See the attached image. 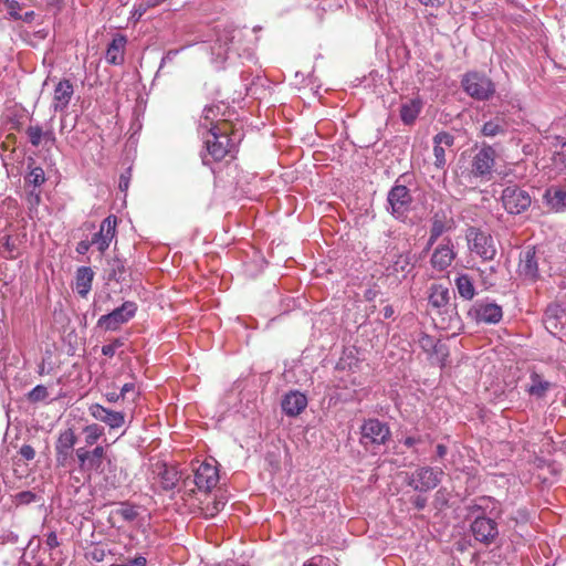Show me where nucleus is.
<instances>
[{
    "instance_id": "43",
    "label": "nucleus",
    "mask_w": 566,
    "mask_h": 566,
    "mask_svg": "<svg viewBox=\"0 0 566 566\" xmlns=\"http://www.w3.org/2000/svg\"><path fill=\"white\" fill-rule=\"evenodd\" d=\"M106 555V549L99 545H92L85 553V557L93 562H103Z\"/></svg>"
},
{
    "instance_id": "5",
    "label": "nucleus",
    "mask_w": 566,
    "mask_h": 566,
    "mask_svg": "<svg viewBox=\"0 0 566 566\" xmlns=\"http://www.w3.org/2000/svg\"><path fill=\"white\" fill-rule=\"evenodd\" d=\"M469 248L484 261H492L496 255L494 240L490 233L476 227H469L465 233Z\"/></svg>"
},
{
    "instance_id": "56",
    "label": "nucleus",
    "mask_w": 566,
    "mask_h": 566,
    "mask_svg": "<svg viewBox=\"0 0 566 566\" xmlns=\"http://www.w3.org/2000/svg\"><path fill=\"white\" fill-rule=\"evenodd\" d=\"M412 504L417 510L421 511L427 505V497L417 495L412 499Z\"/></svg>"
},
{
    "instance_id": "23",
    "label": "nucleus",
    "mask_w": 566,
    "mask_h": 566,
    "mask_svg": "<svg viewBox=\"0 0 566 566\" xmlns=\"http://www.w3.org/2000/svg\"><path fill=\"white\" fill-rule=\"evenodd\" d=\"M544 203L555 212L566 210V189L557 186L548 187L543 195Z\"/></svg>"
},
{
    "instance_id": "1",
    "label": "nucleus",
    "mask_w": 566,
    "mask_h": 566,
    "mask_svg": "<svg viewBox=\"0 0 566 566\" xmlns=\"http://www.w3.org/2000/svg\"><path fill=\"white\" fill-rule=\"evenodd\" d=\"M489 501L490 499L481 497L467 507L469 515L473 518L470 532L476 542L485 546L496 544L500 537L499 524L486 515L488 505L484 503Z\"/></svg>"
},
{
    "instance_id": "46",
    "label": "nucleus",
    "mask_w": 566,
    "mask_h": 566,
    "mask_svg": "<svg viewBox=\"0 0 566 566\" xmlns=\"http://www.w3.org/2000/svg\"><path fill=\"white\" fill-rule=\"evenodd\" d=\"M90 451L91 450H87L86 448H77L76 450H74V453L77 458V461H78V465H80V469L82 471L85 470V465H86V462H87V459H88V454H90Z\"/></svg>"
},
{
    "instance_id": "35",
    "label": "nucleus",
    "mask_w": 566,
    "mask_h": 566,
    "mask_svg": "<svg viewBox=\"0 0 566 566\" xmlns=\"http://www.w3.org/2000/svg\"><path fill=\"white\" fill-rule=\"evenodd\" d=\"M159 478L163 489L170 491L177 486L179 472L176 468L164 465V470L159 473Z\"/></svg>"
},
{
    "instance_id": "58",
    "label": "nucleus",
    "mask_w": 566,
    "mask_h": 566,
    "mask_svg": "<svg viewBox=\"0 0 566 566\" xmlns=\"http://www.w3.org/2000/svg\"><path fill=\"white\" fill-rule=\"evenodd\" d=\"M134 390H135V384L127 382L120 388L119 396H122V399H124L126 394L134 391Z\"/></svg>"
},
{
    "instance_id": "3",
    "label": "nucleus",
    "mask_w": 566,
    "mask_h": 566,
    "mask_svg": "<svg viewBox=\"0 0 566 566\" xmlns=\"http://www.w3.org/2000/svg\"><path fill=\"white\" fill-rule=\"evenodd\" d=\"M391 437V431L386 422L376 418L364 421L360 427V444L365 448L384 446Z\"/></svg>"
},
{
    "instance_id": "6",
    "label": "nucleus",
    "mask_w": 566,
    "mask_h": 566,
    "mask_svg": "<svg viewBox=\"0 0 566 566\" xmlns=\"http://www.w3.org/2000/svg\"><path fill=\"white\" fill-rule=\"evenodd\" d=\"M442 469L432 467H419L407 475L406 484L418 492H429L441 482Z\"/></svg>"
},
{
    "instance_id": "20",
    "label": "nucleus",
    "mask_w": 566,
    "mask_h": 566,
    "mask_svg": "<svg viewBox=\"0 0 566 566\" xmlns=\"http://www.w3.org/2000/svg\"><path fill=\"white\" fill-rule=\"evenodd\" d=\"M306 396L297 390L287 392L281 402L283 412L289 417L298 416L306 408Z\"/></svg>"
},
{
    "instance_id": "39",
    "label": "nucleus",
    "mask_w": 566,
    "mask_h": 566,
    "mask_svg": "<svg viewBox=\"0 0 566 566\" xmlns=\"http://www.w3.org/2000/svg\"><path fill=\"white\" fill-rule=\"evenodd\" d=\"M114 513L126 522H134L138 517L136 506L129 502H120L119 507Z\"/></svg>"
},
{
    "instance_id": "24",
    "label": "nucleus",
    "mask_w": 566,
    "mask_h": 566,
    "mask_svg": "<svg viewBox=\"0 0 566 566\" xmlns=\"http://www.w3.org/2000/svg\"><path fill=\"white\" fill-rule=\"evenodd\" d=\"M127 43V39L123 34H116L112 42L108 44L105 60L107 63L113 65H119L124 62V52Z\"/></svg>"
},
{
    "instance_id": "13",
    "label": "nucleus",
    "mask_w": 566,
    "mask_h": 566,
    "mask_svg": "<svg viewBox=\"0 0 566 566\" xmlns=\"http://www.w3.org/2000/svg\"><path fill=\"white\" fill-rule=\"evenodd\" d=\"M76 441L77 438L72 428H67L59 433L55 442V461L57 467H67L74 453Z\"/></svg>"
},
{
    "instance_id": "21",
    "label": "nucleus",
    "mask_w": 566,
    "mask_h": 566,
    "mask_svg": "<svg viewBox=\"0 0 566 566\" xmlns=\"http://www.w3.org/2000/svg\"><path fill=\"white\" fill-rule=\"evenodd\" d=\"M454 144V136L448 132H440L433 137V155H434V166L438 169H443L447 159H446V147H452Z\"/></svg>"
},
{
    "instance_id": "61",
    "label": "nucleus",
    "mask_w": 566,
    "mask_h": 566,
    "mask_svg": "<svg viewBox=\"0 0 566 566\" xmlns=\"http://www.w3.org/2000/svg\"><path fill=\"white\" fill-rule=\"evenodd\" d=\"M35 18L34 11H27L23 14L21 13V18L19 21H23L25 23H31Z\"/></svg>"
},
{
    "instance_id": "41",
    "label": "nucleus",
    "mask_w": 566,
    "mask_h": 566,
    "mask_svg": "<svg viewBox=\"0 0 566 566\" xmlns=\"http://www.w3.org/2000/svg\"><path fill=\"white\" fill-rule=\"evenodd\" d=\"M49 397L48 388L43 385L35 386L27 395V399L31 403L44 401Z\"/></svg>"
},
{
    "instance_id": "25",
    "label": "nucleus",
    "mask_w": 566,
    "mask_h": 566,
    "mask_svg": "<svg viewBox=\"0 0 566 566\" xmlns=\"http://www.w3.org/2000/svg\"><path fill=\"white\" fill-rule=\"evenodd\" d=\"M454 221L444 211H437L431 218L430 234L432 239H439L443 233L452 230Z\"/></svg>"
},
{
    "instance_id": "60",
    "label": "nucleus",
    "mask_w": 566,
    "mask_h": 566,
    "mask_svg": "<svg viewBox=\"0 0 566 566\" xmlns=\"http://www.w3.org/2000/svg\"><path fill=\"white\" fill-rule=\"evenodd\" d=\"M378 293H379V291L376 290V289H368V290L365 291L364 297H365L366 301L370 302V301H374L376 298Z\"/></svg>"
},
{
    "instance_id": "55",
    "label": "nucleus",
    "mask_w": 566,
    "mask_h": 566,
    "mask_svg": "<svg viewBox=\"0 0 566 566\" xmlns=\"http://www.w3.org/2000/svg\"><path fill=\"white\" fill-rule=\"evenodd\" d=\"M92 247L91 241L82 240L76 244L75 251L78 254H85Z\"/></svg>"
},
{
    "instance_id": "54",
    "label": "nucleus",
    "mask_w": 566,
    "mask_h": 566,
    "mask_svg": "<svg viewBox=\"0 0 566 566\" xmlns=\"http://www.w3.org/2000/svg\"><path fill=\"white\" fill-rule=\"evenodd\" d=\"M45 544L50 549L56 548L60 546V542L57 539V535L55 532H50L46 535Z\"/></svg>"
},
{
    "instance_id": "19",
    "label": "nucleus",
    "mask_w": 566,
    "mask_h": 566,
    "mask_svg": "<svg viewBox=\"0 0 566 566\" xmlns=\"http://www.w3.org/2000/svg\"><path fill=\"white\" fill-rule=\"evenodd\" d=\"M419 346L431 357L436 356L437 360L443 365L448 356L447 345L426 333H421L418 339Z\"/></svg>"
},
{
    "instance_id": "8",
    "label": "nucleus",
    "mask_w": 566,
    "mask_h": 566,
    "mask_svg": "<svg viewBox=\"0 0 566 566\" xmlns=\"http://www.w3.org/2000/svg\"><path fill=\"white\" fill-rule=\"evenodd\" d=\"M137 308L135 302L125 301L119 307L102 315L97 321V327L104 331H117L123 324H126L135 316Z\"/></svg>"
},
{
    "instance_id": "33",
    "label": "nucleus",
    "mask_w": 566,
    "mask_h": 566,
    "mask_svg": "<svg viewBox=\"0 0 566 566\" xmlns=\"http://www.w3.org/2000/svg\"><path fill=\"white\" fill-rule=\"evenodd\" d=\"M413 258L415 256L411 254V252L399 253L396 255V260L388 268V270H391V272L395 274L401 272L408 273L412 268Z\"/></svg>"
},
{
    "instance_id": "10",
    "label": "nucleus",
    "mask_w": 566,
    "mask_h": 566,
    "mask_svg": "<svg viewBox=\"0 0 566 566\" xmlns=\"http://www.w3.org/2000/svg\"><path fill=\"white\" fill-rule=\"evenodd\" d=\"M496 153L490 145L483 144L471 160V174L475 178L490 180L495 166Z\"/></svg>"
},
{
    "instance_id": "37",
    "label": "nucleus",
    "mask_w": 566,
    "mask_h": 566,
    "mask_svg": "<svg viewBox=\"0 0 566 566\" xmlns=\"http://www.w3.org/2000/svg\"><path fill=\"white\" fill-rule=\"evenodd\" d=\"M45 174L42 167H32L30 171L24 176L25 185L39 188L45 182Z\"/></svg>"
},
{
    "instance_id": "53",
    "label": "nucleus",
    "mask_w": 566,
    "mask_h": 566,
    "mask_svg": "<svg viewBox=\"0 0 566 566\" xmlns=\"http://www.w3.org/2000/svg\"><path fill=\"white\" fill-rule=\"evenodd\" d=\"M424 441L422 436H408L403 439V444L407 448H413L416 444L422 443Z\"/></svg>"
},
{
    "instance_id": "16",
    "label": "nucleus",
    "mask_w": 566,
    "mask_h": 566,
    "mask_svg": "<svg viewBox=\"0 0 566 566\" xmlns=\"http://www.w3.org/2000/svg\"><path fill=\"white\" fill-rule=\"evenodd\" d=\"M90 415L97 421L104 422L109 429H118L125 424V413L108 409L99 403L88 407Z\"/></svg>"
},
{
    "instance_id": "49",
    "label": "nucleus",
    "mask_w": 566,
    "mask_h": 566,
    "mask_svg": "<svg viewBox=\"0 0 566 566\" xmlns=\"http://www.w3.org/2000/svg\"><path fill=\"white\" fill-rule=\"evenodd\" d=\"M3 248L9 253V258H15L14 252L17 250L15 241L11 238V235H4L3 238Z\"/></svg>"
},
{
    "instance_id": "50",
    "label": "nucleus",
    "mask_w": 566,
    "mask_h": 566,
    "mask_svg": "<svg viewBox=\"0 0 566 566\" xmlns=\"http://www.w3.org/2000/svg\"><path fill=\"white\" fill-rule=\"evenodd\" d=\"M19 454L27 461H31L35 458V450L30 444H23L20 450Z\"/></svg>"
},
{
    "instance_id": "44",
    "label": "nucleus",
    "mask_w": 566,
    "mask_h": 566,
    "mask_svg": "<svg viewBox=\"0 0 566 566\" xmlns=\"http://www.w3.org/2000/svg\"><path fill=\"white\" fill-rule=\"evenodd\" d=\"M4 6L10 19L19 21L21 18V10L23 4L18 0H6Z\"/></svg>"
},
{
    "instance_id": "12",
    "label": "nucleus",
    "mask_w": 566,
    "mask_h": 566,
    "mask_svg": "<svg viewBox=\"0 0 566 566\" xmlns=\"http://www.w3.org/2000/svg\"><path fill=\"white\" fill-rule=\"evenodd\" d=\"M539 256L535 247H526L520 253L517 266L518 275L528 282L535 283L541 279L538 269Z\"/></svg>"
},
{
    "instance_id": "62",
    "label": "nucleus",
    "mask_w": 566,
    "mask_h": 566,
    "mask_svg": "<svg viewBox=\"0 0 566 566\" xmlns=\"http://www.w3.org/2000/svg\"><path fill=\"white\" fill-rule=\"evenodd\" d=\"M419 1L424 6H430V7H436V8L442 7L446 3V0H419Z\"/></svg>"
},
{
    "instance_id": "18",
    "label": "nucleus",
    "mask_w": 566,
    "mask_h": 566,
    "mask_svg": "<svg viewBox=\"0 0 566 566\" xmlns=\"http://www.w3.org/2000/svg\"><path fill=\"white\" fill-rule=\"evenodd\" d=\"M454 258L455 252L453 251L452 240L450 238H446L443 243L438 245L433 251L430 263L433 269L444 271L451 265Z\"/></svg>"
},
{
    "instance_id": "29",
    "label": "nucleus",
    "mask_w": 566,
    "mask_h": 566,
    "mask_svg": "<svg viewBox=\"0 0 566 566\" xmlns=\"http://www.w3.org/2000/svg\"><path fill=\"white\" fill-rule=\"evenodd\" d=\"M451 300V291L442 284H432L428 297L429 304L434 308H446Z\"/></svg>"
},
{
    "instance_id": "47",
    "label": "nucleus",
    "mask_w": 566,
    "mask_h": 566,
    "mask_svg": "<svg viewBox=\"0 0 566 566\" xmlns=\"http://www.w3.org/2000/svg\"><path fill=\"white\" fill-rule=\"evenodd\" d=\"M27 201L30 206V209L36 208L41 202V191L33 188L27 195Z\"/></svg>"
},
{
    "instance_id": "2",
    "label": "nucleus",
    "mask_w": 566,
    "mask_h": 566,
    "mask_svg": "<svg viewBox=\"0 0 566 566\" xmlns=\"http://www.w3.org/2000/svg\"><path fill=\"white\" fill-rule=\"evenodd\" d=\"M203 138L206 148V153L201 154L203 165L210 164L209 157L212 161H221L228 155L232 156L235 149V144L229 134V126H209L207 135H203Z\"/></svg>"
},
{
    "instance_id": "27",
    "label": "nucleus",
    "mask_w": 566,
    "mask_h": 566,
    "mask_svg": "<svg viewBox=\"0 0 566 566\" xmlns=\"http://www.w3.org/2000/svg\"><path fill=\"white\" fill-rule=\"evenodd\" d=\"M552 387L553 384L551 381L545 380L541 374L533 371L530 375V384L526 391L530 396L541 399L547 395Z\"/></svg>"
},
{
    "instance_id": "45",
    "label": "nucleus",
    "mask_w": 566,
    "mask_h": 566,
    "mask_svg": "<svg viewBox=\"0 0 566 566\" xmlns=\"http://www.w3.org/2000/svg\"><path fill=\"white\" fill-rule=\"evenodd\" d=\"M14 500L18 505H28L36 500V495L31 491H22L15 494Z\"/></svg>"
},
{
    "instance_id": "31",
    "label": "nucleus",
    "mask_w": 566,
    "mask_h": 566,
    "mask_svg": "<svg viewBox=\"0 0 566 566\" xmlns=\"http://www.w3.org/2000/svg\"><path fill=\"white\" fill-rule=\"evenodd\" d=\"M455 286L459 295L464 300H472L475 295V287L472 279L468 274H461L455 279Z\"/></svg>"
},
{
    "instance_id": "64",
    "label": "nucleus",
    "mask_w": 566,
    "mask_h": 566,
    "mask_svg": "<svg viewBox=\"0 0 566 566\" xmlns=\"http://www.w3.org/2000/svg\"><path fill=\"white\" fill-rule=\"evenodd\" d=\"M115 349L111 344L102 346V354L108 357H113L115 355Z\"/></svg>"
},
{
    "instance_id": "14",
    "label": "nucleus",
    "mask_w": 566,
    "mask_h": 566,
    "mask_svg": "<svg viewBox=\"0 0 566 566\" xmlns=\"http://www.w3.org/2000/svg\"><path fill=\"white\" fill-rule=\"evenodd\" d=\"M229 105L224 102L213 103L207 105L202 111V117L199 122L200 128L208 130L209 126L220 125L223 127L229 126Z\"/></svg>"
},
{
    "instance_id": "11",
    "label": "nucleus",
    "mask_w": 566,
    "mask_h": 566,
    "mask_svg": "<svg viewBox=\"0 0 566 566\" xmlns=\"http://www.w3.org/2000/svg\"><path fill=\"white\" fill-rule=\"evenodd\" d=\"M468 315L478 324H497L503 317V311L496 303L481 300L471 306Z\"/></svg>"
},
{
    "instance_id": "52",
    "label": "nucleus",
    "mask_w": 566,
    "mask_h": 566,
    "mask_svg": "<svg viewBox=\"0 0 566 566\" xmlns=\"http://www.w3.org/2000/svg\"><path fill=\"white\" fill-rule=\"evenodd\" d=\"M147 559L144 556H136L133 559H129L127 563L124 564H112L109 566H146Z\"/></svg>"
},
{
    "instance_id": "36",
    "label": "nucleus",
    "mask_w": 566,
    "mask_h": 566,
    "mask_svg": "<svg viewBox=\"0 0 566 566\" xmlns=\"http://www.w3.org/2000/svg\"><path fill=\"white\" fill-rule=\"evenodd\" d=\"M108 264L111 266L109 273H108V279L109 280H114L116 282L124 281L125 280V273H126L125 260H122L118 256H114L108 262Z\"/></svg>"
},
{
    "instance_id": "15",
    "label": "nucleus",
    "mask_w": 566,
    "mask_h": 566,
    "mask_svg": "<svg viewBox=\"0 0 566 566\" xmlns=\"http://www.w3.org/2000/svg\"><path fill=\"white\" fill-rule=\"evenodd\" d=\"M116 227V216L109 214L102 221L99 230L93 234L91 244L96 245L102 254L109 248L111 242L115 239Z\"/></svg>"
},
{
    "instance_id": "30",
    "label": "nucleus",
    "mask_w": 566,
    "mask_h": 566,
    "mask_svg": "<svg viewBox=\"0 0 566 566\" xmlns=\"http://www.w3.org/2000/svg\"><path fill=\"white\" fill-rule=\"evenodd\" d=\"M564 314V310L559 305H548L544 313V324L552 334L559 328L558 319Z\"/></svg>"
},
{
    "instance_id": "28",
    "label": "nucleus",
    "mask_w": 566,
    "mask_h": 566,
    "mask_svg": "<svg viewBox=\"0 0 566 566\" xmlns=\"http://www.w3.org/2000/svg\"><path fill=\"white\" fill-rule=\"evenodd\" d=\"M94 272L90 266H81L75 273V290L82 297H86L92 289Z\"/></svg>"
},
{
    "instance_id": "42",
    "label": "nucleus",
    "mask_w": 566,
    "mask_h": 566,
    "mask_svg": "<svg viewBox=\"0 0 566 566\" xmlns=\"http://www.w3.org/2000/svg\"><path fill=\"white\" fill-rule=\"evenodd\" d=\"M29 142L33 147H39L42 143L43 129L41 126H29L25 130Z\"/></svg>"
},
{
    "instance_id": "48",
    "label": "nucleus",
    "mask_w": 566,
    "mask_h": 566,
    "mask_svg": "<svg viewBox=\"0 0 566 566\" xmlns=\"http://www.w3.org/2000/svg\"><path fill=\"white\" fill-rule=\"evenodd\" d=\"M132 168H127L125 172H123L120 176H119V182H118V188L120 189V191H127L128 187H129V181H130V177H132Z\"/></svg>"
},
{
    "instance_id": "34",
    "label": "nucleus",
    "mask_w": 566,
    "mask_h": 566,
    "mask_svg": "<svg viewBox=\"0 0 566 566\" xmlns=\"http://www.w3.org/2000/svg\"><path fill=\"white\" fill-rule=\"evenodd\" d=\"M105 454V448L102 446H96L93 450L90 451L84 471L99 472Z\"/></svg>"
},
{
    "instance_id": "51",
    "label": "nucleus",
    "mask_w": 566,
    "mask_h": 566,
    "mask_svg": "<svg viewBox=\"0 0 566 566\" xmlns=\"http://www.w3.org/2000/svg\"><path fill=\"white\" fill-rule=\"evenodd\" d=\"M63 0H46V8L53 12L54 15L59 14L63 9Z\"/></svg>"
},
{
    "instance_id": "22",
    "label": "nucleus",
    "mask_w": 566,
    "mask_h": 566,
    "mask_svg": "<svg viewBox=\"0 0 566 566\" xmlns=\"http://www.w3.org/2000/svg\"><path fill=\"white\" fill-rule=\"evenodd\" d=\"M74 94L73 84L69 80L60 81L54 88L52 107L55 112H63L70 104Z\"/></svg>"
},
{
    "instance_id": "40",
    "label": "nucleus",
    "mask_w": 566,
    "mask_h": 566,
    "mask_svg": "<svg viewBox=\"0 0 566 566\" xmlns=\"http://www.w3.org/2000/svg\"><path fill=\"white\" fill-rule=\"evenodd\" d=\"M559 144V150H556L553 155V164L560 171L566 174V142H563L560 137H556Z\"/></svg>"
},
{
    "instance_id": "4",
    "label": "nucleus",
    "mask_w": 566,
    "mask_h": 566,
    "mask_svg": "<svg viewBox=\"0 0 566 566\" xmlns=\"http://www.w3.org/2000/svg\"><path fill=\"white\" fill-rule=\"evenodd\" d=\"M413 199L410 190L405 185H396L387 195V211L397 219L405 220L410 211Z\"/></svg>"
},
{
    "instance_id": "9",
    "label": "nucleus",
    "mask_w": 566,
    "mask_h": 566,
    "mask_svg": "<svg viewBox=\"0 0 566 566\" xmlns=\"http://www.w3.org/2000/svg\"><path fill=\"white\" fill-rule=\"evenodd\" d=\"M501 200L504 209L510 214H521L532 205V198L527 190L510 185L502 191Z\"/></svg>"
},
{
    "instance_id": "32",
    "label": "nucleus",
    "mask_w": 566,
    "mask_h": 566,
    "mask_svg": "<svg viewBox=\"0 0 566 566\" xmlns=\"http://www.w3.org/2000/svg\"><path fill=\"white\" fill-rule=\"evenodd\" d=\"M507 130V125L504 119L496 117L489 122H485L481 128V133L486 137H495L497 135H503Z\"/></svg>"
},
{
    "instance_id": "57",
    "label": "nucleus",
    "mask_w": 566,
    "mask_h": 566,
    "mask_svg": "<svg viewBox=\"0 0 566 566\" xmlns=\"http://www.w3.org/2000/svg\"><path fill=\"white\" fill-rule=\"evenodd\" d=\"M511 520L514 521L515 523L526 522L528 520V514L525 510H518L516 512V515L512 516Z\"/></svg>"
},
{
    "instance_id": "59",
    "label": "nucleus",
    "mask_w": 566,
    "mask_h": 566,
    "mask_svg": "<svg viewBox=\"0 0 566 566\" xmlns=\"http://www.w3.org/2000/svg\"><path fill=\"white\" fill-rule=\"evenodd\" d=\"M42 139H44L45 143H50L52 145H54L56 142V137H55L53 130H51V129L43 132Z\"/></svg>"
},
{
    "instance_id": "7",
    "label": "nucleus",
    "mask_w": 566,
    "mask_h": 566,
    "mask_svg": "<svg viewBox=\"0 0 566 566\" xmlns=\"http://www.w3.org/2000/svg\"><path fill=\"white\" fill-rule=\"evenodd\" d=\"M464 92L478 101H486L495 93L493 82L484 74L469 72L462 78Z\"/></svg>"
},
{
    "instance_id": "38",
    "label": "nucleus",
    "mask_w": 566,
    "mask_h": 566,
    "mask_svg": "<svg viewBox=\"0 0 566 566\" xmlns=\"http://www.w3.org/2000/svg\"><path fill=\"white\" fill-rule=\"evenodd\" d=\"M83 432L85 433L86 446H93L104 434V428L97 423H92L85 426Z\"/></svg>"
},
{
    "instance_id": "63",
    "label": "nucleus",
    "mask_w": 566,
    "mask_h": 566,
    "mask_svg": "<svg viewBox=\"0 0 566 566\" xmlns=\"http://www.w3.org/2000/svg\"><path fill=\"white\" fill-rule=\"evenodd\" d=\"M447 453H448V448L444 444H438L436 447L437 458L442 459L447 455Z\"/></svg>"
},
{
    "instance_id": "26",
    "label": "nucleus",
    "mask_w": 566,
    "mask_h": 566,
    "mask_svg": "<svg viewBox=\"0 0 566 566\" xmlns=\"http://www.w3.org/2000/svg\"><path fill=\"white\" fill-rule=\"evenodd\" d=\"M423 107V103L420 98H411L407 102L402 103L400 106V119L405 125L415 124L418 118L421 109Z\"/></svg>"
},
{
    "instance_id": "17",
    "label": "nucleus",
    "mask_w": 566,
    "mask_h": 566,
    "mask_svg": "<svg viewBox=\"0 0 566 566\" xmlns=\"http://www.w3.org/2000/svg\"><path fill=\"white\" fill-rule=\"evenodd\" d=\"M195 484L201 491H210L219 481V473L216 465L208 462L201 463L195 471Z\"/></svg>"
}]
</instances>
